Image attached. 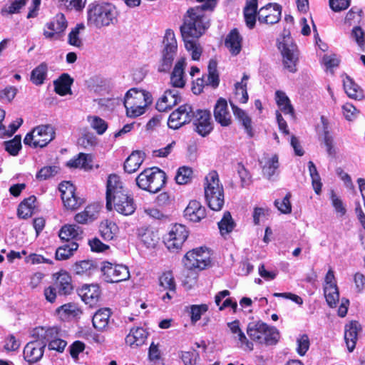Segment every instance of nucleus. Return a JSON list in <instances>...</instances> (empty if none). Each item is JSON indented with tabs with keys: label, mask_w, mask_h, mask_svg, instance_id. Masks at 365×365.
Segmentation results:
<instances>
[{
	"label": "nucleus",
	"mask_w": 365,
	"mask_h": 365,
	"mask_svg": "<svg viewBox=\"0 0 365 365\" xmlns=\"http://www.w3.org/2000/svg\"><path fill=\"white\" fill-rule=\"evenodd\" d=\"M202 4L189 9L184 16L183 24L180 26V33L185 48L191 53L192 58L199 60L202 51L197 39L210 26V19L204 14L205 11H212L217 0H196Z\"/></svg>",
	"instance_id": "nucleus-1"
},
{
	"label": "nucleus",
	"mask_w": 365,
	"mask_h": 365,
	"mask_svg": "<svg viewBox=\"0 0 365 365\" xmlns=\"http://www.w3.org/2000/svg\"><path fill=\"white\" fill-rule=\"evenodd\" d=\"M106 208H114L125 216L132 215L136 209L133 198L128 195L119 176L115 174L110 175L107 180Z\"/></svg>",
	"instance_id": "nucleus-2"
},
{
	"label": "nucleus",
	"mask_w": 365,
	"mask_h": 365,
	"mask_svg": "<svg viewBox=\"0 0 365 365\" xmlns=\"http://www.w3.org/2000/svg\"><path fill=\"white\" fill-rule=\"evenodd\" d=\"M118 12L115 7L108 3H92L87 9V24L101 29L114 24L117 21Z\"/></svg>",
	"instance_id": "nucleus-3"
},
{
	"label": "nucleus",
	"mask_w": 365,
	"mask_h": 365,
	"mask_svg": "<svg viewBox=\"0 0 365 365\" xmlns=\"http://www.w3.org/2000/svg\"><path fill=\"white\" fill-rule=\"evenodd\" d=\"M205 180V197L207 205L211 210L219 211L224 205V190L217 173L210 172Z\"/></svg>",
	"instance_id": "nucleus-4"
},
{
	"label": "nucleus",
	"mask_w": 365,
	"mask_h": 365,
	"mask_svg": "<svg viewBox=\"0 0 365 365\" xmlns=\"http://www.w3.org/2000/svg\"><path fill=\"white\" fill-rule=\"evenodd\" d=\"M136 185L151 193L159 192L166 182V174L158 168L144 170L135 179Z\"/></svg>",
	"instance_id": "nucleus-5"
},
{
	"label": "nucleus",
	"mask_w": 365,
	"mask_h": 365,
	"mask_svg": "<svg viewBox=\"0 0 365 365\" xmlns=\"http://www.w3.org/2000/svg\"><path fill=\"white\" fill-rule=\"evenodd\" d=\"M247 333L252 340L266 345L275 344L279 336L275 327H269L262 321L249 323Z\"/></svg>",
	"instance_id": "nucleus-6"
},
{
	"label": "nucleus",
	"mask_w": 365,
	"mask_h": 365,
	"mask_svg": "<svg viewBox=\"0 0 365 365\" xmlns=\"http://www.w3.org/2000/svg\"><path fill=\"white\" fill-rule=\"evenodd\" d=\"M33 336L48 344L49 350H54L62 353L67 342L61 338L60 329L57 327H39L33 331Z\"/></svg>",
	"instance_id": "nucleus-7"
},
{
	"label": "nucleus",
	"mask_w": 365,
	"mask_h": 365,
	"mask_svg": "<svg viewBox=\"0 0 365 365\" xmlns=\"http://www.w3.org/2000/svg\"><path fill=\"white\" fill-rule=\"evenodd\" d=\"M164 48L162 51V59L158 66V71L167 72L172 65L178 51L177 40L172 29H167L163 38Z\"/></svg>",
	"instance_id": "nucleus-8"
},
{
	"label": "nucleus",
	"mask_w": 365,
	"mask_h": 365,
	"mask_svg": "<svg viewBox=\"0 0 365 365\" xmlns=\"http://www.w3.org/2000/svg\"><path fill=\"white\" fill-rule=\"evenodd\" d=\"M55 138V131L51 125H41L27 133L24 142L34 148H43Z\"/></svg>",
	"instance_id": "nucleus-9"
},
{
	"label": "nucleus",
	"mask_w": 365,
	"mask_h": 365,
	"mask_svg": "<svg viewBox=\"0 0 365 365\" xmlns=\"http://www.w3.org/2000/svg\"><path fill=\"white\" fill-rule=\"evenodd\" d=\"M183 262L189 269H205L211 263L210 252L203 247L194 249L186 253Z\"/></svg>",
	"instance_id": "nucleus-10"
},
{
	"label": "nucleus",
	"mask_w": 365,
	"mask_h": 365,
	"mask_svg": "<svg viewBox=\"0 0 365 365\" xmlns=\"http://www.w3.org/2000/svg\"><path fill=\"white\" fill-rule=\"evenodd\" d=\"M103 279L109 283H118L128 280L130 272L127 266L103 262L101 268Z\"/></svg>",
	"instance_id": "nucleus-11"
},
{
	"label": "nucleus",
	"mask_w": 365,
	"mask_h": 365,
	"mask_svg": "<svg viewBox=\"0 0 365 365\" xmlns=\"http://www.w3.org/2000/svg\"><path fill=\"white\" fill-rule=\"evenodd\" d=\"M195 110L190 104H184L173 111L169 116L168 125L170 128L176 130L185 124L192 121Z\"/></svg>",
	"instance_id": "nucleus-12"
},
{
	"label": "nucleus",
	"mask_w": 365,
	"mask_h": 365,
	"mask_svg": "<svg viewBox=\"0 0 365 365\" xmlns=\"http://www.w3.org/2000/svg\"><path fill=\"white\" fill-rule=\"evenodd\" d=\"M188 237V232L185 226L176 224L172 227L168 235L164 238L167 248L175 252L181 249L184 242Z\"/></svg>",
	"instance_id": "nucleus-13"
},
{
	"label": "nucleus",
	"mask_w": 365,
	"mask_h": 365,
	"mask_svg": "<svg viewBox=\"0 0 365 365\" xmlns=\"http://www.w3.org/2000/svg\"><path fill=\"white\" fill-rule=\"evenodd\" d=\"M278 48L280 50L283 65L291 73L297 71L296 63L297 61V46L288 38H285L278 43Z\"/></svg>",
	"instance_id": "nucleus-14"
},
{
	"label": "nucleus",
	"mask_w": 365,
	"mask_h": 365,
	"mask_svg": "<svg viewBox=\"0 0 365 365\" xmlns=\"http://www.w3.org/2000/svg\"><path fill=\"white\" fill-rule=\"evenodd\" d=\"M59 191L63 205L68 210H75L85 202L76 195L75 187L68 181L60 183Z\"/></svg>",
	"instance_id": "nucleus-15"
},
{
	"label": "nucleus",
	"mask_w": 365,
	"mask_h": 365,
	"mask_svg": "<svg viewBox=\"0 0 365 365\" xmlns=\"http://www.w3.org/2000/svg\"><path fill=\"white\" fill-rule=\"evenodd\" d=\"M281 15L282 6L277 3H269L259 10L257 19L260 23L274 24L279 21Z\"/></svg>",
	"instance_id": "nucleus-16"
},
{
	"label": "nucleus",
	"mask_w": 365,
	"mask_h": 365,
	"mask_svg": "<svg viewBox=\"0 0 365 365\" xmlns=\"http://www.w3.org/2000/svg\"><path fill=\"white\" fill-rule=\"evenodd\" d=\"M192 122L195 127V131L201 136L207 135L212 130L211 115L207 110H195Z\"/></svg>",
	"instance_id": "nucleus-17"
},
{
	"label": "nucleus",
	"mask_w": 365,
	"mask_h": 365,
	"mask_svg": "<svg viewBox=\"0 0 365 365\" xmlns=\"http://www.w3.org/2000/svg\"><path fill=\"white\" fill-rule=\"evenodd\" d=\"M38 339L29 342L24 349V359L29 364L38 361L43 356L46 344Z\"/></svg>",
	"instance_id": "nucleus-18"
},
{
	"label": "nucleus",
	"mask_w": 365,
	"mask_h": 365,
	"mask_svg": "<svg viewBox=\"0 0 365 365\" xmlns=\"http://www.w3.org/2000/svg\"><path fill=\"white\" fill-rule=\"evenodd\" d=\"M227 327L240 348L246 351H252L253 350V343L248 340L245 333L242 331L238 320L228 322Z\"/></svg>",
	"instance_id": "nucleus-19"
},
{
	"label": "nucleus",
	"mask_w": 365,
	"mask_h": 365,
	"mask_svg": "<svg viewBox=\"0 0 365 365\" xmlns=\"http://www.w3.org/2000/svg\"><path fill=\"white\" fill-rule=\"evenodd\" d=\"M68 24L63 14H58L53 19L46 24L50 31L44 30L43 35L46 38H58V34L63 33L67 28Z\"/></svg>",
	"instance_id": "nucleus-20"
},
{
	"label": "nucleus",
	"mask_w": 365,
	"mask_h": 365,
	"mask_svg": "<svg viewBox=\"0 0 365 365\" xmlns=\"http://www.w3.org/2000/svg\"><path fill=\"white\" fill-rule=\"evenodd\" d=\"M214 117L222 126H229L232 123V115L225 98H220L217 101L214 108Z\"/></svg>",
	"instance_id": "nucleus-21"
},
{
	"label": "nucleus",
	"mask_w": 365,
	"mask_h": 365,
	"mask_svg": "<svg viewBox=\"0 0 365 365\" xmlns=\"http://www.w3.org/2000/svg\"><path fill=\"white\" fill-rule=\"evenodd\" d=\"M180 101L178 91L175 89H168L165 91L156 103V109L160 112H166L171 109Z\"/></svg>",
	"instance_id": "nucleus-22"
},
{
	"label": "nucleus",
	"mask_w": 365,
	"mask_h": 365,
	"mask_svg": "<svg viewBox=\"0 0 365 365\" xmlns=\"http://www.w3.org/2000/svg\"><path fill=\"white\" fill-rule=\"evenodd\" d=\"M361 330V324L357 321H352L345 325L344 340L349 352H352L355 349L358 339V334Z\"/></svg>",
	"instance_id": "nucleus-23"
},
{
	"label": "nucleus",
	"mask_w": 365,
	"mask_h": 365,
	"mask_svg": "<svg viewBox=\"0 0 365 365\" xmlns=\"http://www.w3.org/2000/svg\"><path fill=\"white\" fill-rule=\"evenodd\" d=\"M101 205L97 203L87 205L83 211L77 213L75 217V221L78 224H88L96 220L99 215Z\"/></svg>",
	"instance_id": "nucleus-24"
},
{
	"label": "nucleus",
	"mask_w": 365,
	"mask_h": 365,
	"mask_svg": "<svg viewBox=\"0 0 365 365\" xmlns=\"http://www.w3.org/2000/svg\"><path fill=\"white\" fill-rule=\"evenodd\" d=\"M185 217L190 221L197 222L206 216L205 207L200 202L192 200L184 210Z\"/></svg>",
	"instance_id": "nucleus-25"
},
{
	"label": "nucleus",
	"mask_w": 365,
	"mask_h": 365,
	"mask_svg": "<svg viewBox=\"0 0 365 365\" xmlns=\"http://www.w3.org/2000/svg\"><path fill=\"white\" fill-rule=\"evenodd\" d=\"M242 37L237 29L231 30L227 35L225 45L232 56L238 55L242 50Z\"/></svg>",
	"instance_id": "nucleus-26"
},
{
	"label": "nucleus",
	"mask_w": 365,
	"mask_h": 365,
	"mask_svg": "<svg viewBox=\"0 0 365 365\" xmlns=\"http://www.w3.org/2000/svg\"><path fill=\"white\" fill-rule=\"evenodd\" d=\"M185 59L182 58L177 61L174 67L170 76V83L175 88H183L185 85Z\"/></svg>",
	"instance_id": "nucleus-27"
},
{
	"label": "nucleus",
	"mask_w": 365,
	"mask_h": 365,
	"mask_svg": "<svg viewBox=\"0 0 365 365\" xmlns=\"http://www.w3.org/2000/svg\"><path fill=\"white\" fill-rule=\"evenodd\" d=\"M230 105L232 106L234 115L244 127L245 131L247 133V136L249 138H253L255 135V132L252 126L251 118L247 115V113L245 110H242L241 108L234 105L231 101Z\"/></svg>",
	"instance_id": "nucleus-28"
},
{
	"label": "nucleus",
	"mask_w": 365,
	"mask_h": 365,
	"mask_svg": "<svg viewBox=\"0 0 365 365\" xmlns=\"http://www.w3.org/2000/svg\"><path fill=\"white\" fill-rule=\"evenodd\" d=\"M147 336L148 333L143 328H133L125 337V343L130 347H137L145 343Z\"/></svg>",
	"instance_id": "nucleus-29"
},
{
	"label": "nucleus",
	"mask_w": 365,
	"mask_h": 365,
	"mask_svg": "<svg viewBox=\"0 0 365 365\" xmlns=\"http://www.w3.org/2000/svg\"><path fill=\"white\" fill-rule=\"evenodd\" d=\"M145 160V153L135 150L127 158L124 163V170L128 173L136 172Z\"/></svg>",
	"instance_id": "nucleus-30"
},
{
	"label": "nucleus",
	"mask_w": 365,
	"mask_h": 365,
	"mask_svg": "<svg viewBox=\"0 0 365 365\" xmlns=\"http://www.w3.org/2000/svg\"><path fill=\"white\" fill-rule=\"evenodd\" d=\"M125 100H132L135 104L141 105L143 107H147L152 102L148 92L136 88L130 89L125 94Z\"/></svg>",
	"instance_id": "nucleus-31"
},
{
	"label": "nucleus",
	"mask_w": 365,
	"mask_h": 365,
	"mask_svg": "<svg viewBox=\"0 0 365 365\" xmlns=\"http://www.w3.org/2000/svg\"><path fill=\"white\" fill-rule=\"evenodd\" d=\"M73 83V79L68 73H63L53 81L54 91L62 96L71 94V87Z\"/></svg>",
	"instance_id": "nucleus-32"
},
{
	"label": "nucleus",
	"mask_w": 365,
	"mask_h": 365,
	"mask_svg": "<svg viewBox=\"0 0 365 365\" xmlns=\"http://www.w3.org/2000/svg\"><path fill=\"white\" fill-rule=\"evenodd\" d=\"M55 286L59 294L67 295L71 294L73 290V285L71 277L68 273L65 271L60 272L56 277Z\"/></svg>",
	"instance_id": "nucleus-33"
},
{
	"label": "nucleus",
	"mask_w": 365,
	"mask_h": 365,
	"mask_svg": "<svg viewBox=\"0 0 365 365\" xmlns=\"http://www.w3.org/2000/svg\"><path fill=\"white\" fill-rule=\"evenodd\" d=\"M79 295L86 304H94L100 297L99 288L96 284H84L79 290Z\"/></svg>",
	"instance_id": "nucleus-34"
},
{
	"label": "nucleus",
	"mask_w": 365,
	"mask_h": 365,
	"mask_svg": "<svg viewBox=\"0 0 365 365\" xmlns=\"http://www.w3.org/2000/svg\"><path fill=\"white\" fill-rule=\"evenodd\" d=\"M344 89L348 96L355 100H361L363 98V91L360 87L355 83L352 78L349 76H343Z\"/></svg>",
	"instance_id": "nucleus-35"
},
{
	"label": "nucleus",
	"mask_w": 365,
	"mask_h": 365,
	"mask_svg": "<svg viewBox=\"0 0 365 365\" xmlns=\"http://www.w3.org/2000/svg\"><path fill=\"white\" fill-rule=\"evenodd\" d=\"M110 317V310L108 308L100 309L93 317L92 322L95 329L103 331L108 327Z\"/></svg>",
	"instance_id": "nucleus-36"
},
{
	"label": "nucleus",
	"mask_w": 365,
	"mask_h": 365,
	"mask_svg": "<svg viewBox=\"0 0 365 365\" xmlns=\"http://www.w3.org/2000/svg\"><path fill=\"white\" fill-rule=\"evenodd\" d=\"M36 197L34 195L29 196L28 198L24 199L19 205L17 214L20 218L27 219L30 217L36 207L35 202Z\"/></svg>",
	"instance_id": "nucleus-37"
},
{
	"label": "nucleus",
	"mask_w": 365,
	"mask_h": 365,
	"mask_svg": "<svg viewBox=\"0 0 365 365\" xmlns=\"http://www.w3.org/2000/svg\"><path fill=\"white\" fill-rule=\"evenodd\" d=\"M82 230L76 225H66L63 226L58 233L61 240L69 242L71 240H77L81 237Z\"/></svg>",
	"instance_id": "nucleus-38"
},
{
	"label": "nucleus",
	"mask_w": 365,
	"mask_h": 365,
	"mask_svg": "<svg viewBox=\"0 0 365 365\" xmlns=\"http://www.w3.org/2000/svg\"><path fill=\"white\" fill-rule=\"evenodd\" d=\"M257 2L247 1L244 9V17L247 26L252 29L255 27L257 17Z\"/></svg>",
	"instance_id": "nucleus-39"
},
{
	"label": "nucleus",
	"mask_w": 365,
	"mask_h": 365,
	"mask_svg": "<svg viewBox=\"0 0 365 365\" xmlns=\"http://www.w3.org/2000/svg\"><path fill=\"white\" fill-rule=\"evenodd\" d=\"M275 99L278 107L285 114L294 117V108L291 104L290 100L286 93L281 91H277L275 93Z\"/></svg>",
	"instance_id": "nucleus-40"
},
{
	"label": "nucleus",
	"mask_w": 365,
	"mask_h": 365,
	"mask_svg": "<svg viewBox=\"0 0 365 365\" xmlns=\"http://www.w3.org/2000/svg\"><path fill=\"white\" fill-rule=\"evenodd\" d=\"M58 314L64 319L77 318L81 316L82 311L75 303L65 304L56 309Z\"/></svg>",
	"instance_id": "nucleus-41"
},
{
	"label": "nucleus",
	"mask_w": 365,
	"mask_h": 365,
	"mask_svg": "<svg viewBox=\"0 0 365 365\" xmlns=\"http://www.w3.org/2000/svg\"><path fill=\"white\" fill-rule=\"evenodd\" d=\"M48 72V66L46 63H41L31 73L30 80L36 86L44 83Z\"/></svg>",
	"instance_id": "nucleus-42"
},
{
	"label": "nucleus",
	"mask_w": 365,
	"mask_h": 365,
	"mask_svg": "<svg viewBox=\"0 0 365 365\" xmlns=\"http://www.w3.org/2000/svg\"><path fill=\"white\" fill-rule=\"evenodd\" d=\"M78 245L76 242H71L59 247L55 253L57 260H66L70 258L75 251L77 250Z\"/></svg>",
	"instance_id": "nucleus-43"
},
{
	"label": "nucleus",
	"mask_w": 365,
	"mask_h": 365,
	"mask_svg": "<svg viewBox=\"0 0 365 365\" xmlns=\"http://www.w3.org/2000/svg\"><path fill=\"white\" fill-rule=\"evenodd\" d=\"M249 76L246 74L243 75L241 82L235 84V96L236 101L241 103H245L248 101V93L247 91V81Z\"/></svg>",
	"instance_id": "nucleus-44"
},
{
	"label": "nucleus",
	"mask_w": 365,
	"mask_h": 365,
	"mask_svg": "<svg viewBox=\"0 0 365 365\" xmlns=\"http://www.w3.org/2000/svg\"><path fill=\"white\" fill-rule=\"evenodd\" d=\"M85 29L83 24H78L71 29L68 36V43L77 48L83 46V40L80 36V32Z\"/></svg>",
	"instance_id": "nucleus-45"
},
{
	"label": "nucleus",
	"mask_w": 365,
	"mask_h": 365,
	"mask_svg": "<svg viewBox=\"0 0 365 365\" xmlns=\"http://www.w3.org/2000/svg\"><path fill=\"white\" fill-rule=\"evenodd\" d=\"M217 225L220 232L222 236L231 232L235 226V223L232 220L230 212H225L224 213L222 220L217 223Z\"/></svg>",
	"instance_id": "nucleus-46"
},
{
	"label": "nucleus",
	"mask_w": 365,
	"mask_h": 365,
	"mask_svg": "<svg viewBox=\"0 0 365 365\" xmlns=\"http://www.w3.org/2000/svg\"><path fill=\"white\" fill-rule=\"evenodd\" d=\"M96 268V265L92 260L76 262L73 265V272L78 275L90 274Z\"/></svg>",
	"instance_id": "nucleus-47"
},
{
	"label": "nucleus",
	"mask_w": 365,
	"mask_h": 365,
	"mask_svg": "<svg viewBox=\"0 0 365 365\" xmlns=\"http://www.w3.org/2000/svg\"><path fill=\"white\" fill-rule=\"evenodd\" d=\"M308 168L310 177L312 178V184L316 194L319 195L322 190V183L321 182L320 175L317 171V167L312 161L308 163Z\"/></svg>",
	"instance_id": "nucleus-48"
},
{
	"label": "nucleus",
	"mask_w": 365,
	"mask_h": 365,
	"mask_svg": "<svg viewBox=\"0 0 365 365\" xmlns=\"http://www.w3.org/2000/svg\"><path fill=\"white\" fill-rule=\"evenodd\" d=\"M87 120L90 126L98 135H103L108 129V123L101 118L96 115H89L87 117Z\"/></svg>",
	"instance_id": "nucleus-49"
},
{
	"label": "nucleus",
	"mask_w": 365,
	"mask_h": 365,
	"mask_svg": "<svg viewBox=\"0 0 365 365\" xmlns=\"http://www.w3.org/2000/svg\"><path fill=\"white\" fill-rule=\"evenodd\" d=\"M326 301L330 307H336L339 300V293L337 287H324Z\"/></svg>",
	"instance_id": "nucleus-50"
},
{
	"label": "nucleus",
	"mask_w": 365,
	"mask_h": 365,
	"mask_svg": "<svg viewBox=\"0 0 365 365\" xmlns=\"http://www.w3.org/2000/svg\"><path fill=\"white\" fill-rule=\"evenodd\" d=\"M124 106L126 108V114L128 117L135 118L145 113L146 107L135 104L132 100H124Z\"/></svg>",
	"instance_id": "nucleus-51"
},
{
	"label": "nucleus",
	"mask_w": 365,
	"mask_h": 365,
	"mask_svg": "<svg viewBox=\"0 0 365 365\" xmlns=\"http://www.w3.org/2000/svg\"><path fill=\"white\" fill-rule=\"evenodd\" d=\"M279 168V160L278 156L277 155H274L271 158H269L264 165L262 167L263 174L267 176L269 179L272 177L276 170Z\"/></svg>",
	"instance_id": "nucleus-52"
},
{
	"label": "nucleus",
	"mask_w": 365,
	"mask_h": 365,
	"mask_svg": "<svg viewBox=\"0 0 365 365\" xmlns=\"http://www.w3.org/2000/svg\"><path fill=\"white\" fill-rule=\"evenodd\" d=\"M192 170L189 167H181L178 170L175 175V181L179 185L188 183L192 178Z\"/></svg>",
	"instance_id": "nucleus-53"
},
{
	"label": "nucleus",
	"mask_w": 365,
	"mask_h": 365,
	"mask_svg": "<svg viewBox=\"0 0 365 365\" xmlns=\"http://www.w3.org/2000/svg\"><path fill=\"white\" fill-rule=\"evenodd\" d=\"M59 168L56 165L45 166L42 168L36 175L38 180H46L55 176L59 172Z\"/></svg>",
	"instance_id": "nucleus-54"
},
{
	"label": "nucleus",
	"mask_w": 365,
	"mask_h": 365,
	"mask_svg": "<svg viewBox=\"0 0 365 365\" xmlns=\"http://www.w3.org/2000/svg\"><path fill=\"white\" fill-rule=\"evenodd\" d=\"M158 240L159 237L158 235L151 230H146L140 235L141 242L148 248L154 247L158 242Z\"/></svg>",
	"instance_id": "nucleus-55"
},
{
	"label": "nucleus",
	"mask_w": 365,
	"mask_h": 365,
	"mask_svg": "<svg viewBox=\"0 0 365 365\" xmlns=\"http://www.w3.org/2000/svg\"><path fill=\"white\" fill-rule=\"evenodd\" d=\"M160 285L165 289L169 290L170 292H175V282L171 272H167L163 273L159 279Z\"/></svg>",
	"instance_id": "nucleus-56"
},
{
	"label": "nucleus",
	"mask_w": 365,
	"mask_h": 365,
	"mask_svg": "<svg viewBox=\"0 0 365 365\" xmlns=\"http://www.w3.org/2000/svg\"><path fill=\"white\" fill-rule=\"evenodd\" d=\"M5 149L12 155H16L21 148V138L16 135L12 140L4 142Z\"/></svg>",
	"instance_id": "nucleus-57"
},
{
	"label": "nucleus",
	"mask_w": 365,
	"mask_h": 365,
	"mask_svg": "<svg viewBox=\"0 0 365 365\" xmlns=\"http://www.w3.org/2000/svg\"><path fill=\"white\" fill-rule=\"evenodd\" d=\"M88 155L81 153L77 158L68 161L66 165L69 168L86 169L88 166Z\"/></svg>",
	"instance_id": "nucleus-58"
},
{
	"label": "nucleus",
	"mask_w": 365,
	"mask_h": 365,
	"mask_svg": "<svg viewBox=\"0 0 365 365\" xmlns=\"http://www.w3.org/2000/svg\"><path fill=\"white\" fill-rule=\"evenodd\" d=\"M290 197V193H287L282 200H276L274 201L275 206L283 214H289L292 212Z\"/></svg>",
	"instance_id": "nucleus-59"
},
{
	"label": "nucleus",
	"mask_w": 365,
	"mask_h": 365,
	"mask_svg": "<svg viewBox=\"0 0 365 365\" xmlns=\"http://www.w3.org/2000/svg\"><path fill=\"white\" fill-rule=\"evenodd\" d=\"M180 358L185 365H195L199 359V354L195 350L182 351Z\"/></svg>",
	"instance_id": "nucleus-60"
},
{
	"label": "nucleus",
	"mask_w": 365,
	"mask_h": 365,
	"mask_svg": "<svg viewBox=\"0 0 365 365\" xmlns=\"http://www.w3.org/2000/svg\"><path fill=\"white\" fill-rule=\"evenodd\" d=\"M206 304L192 305L190 307V318L192 323L197 322L201 317V315L207 311Z\"/></svg>",
	"instance_id": "nucleus-61"
},
{
	"label": "nucleus",
	"mask_w": 365,
	"mask_h": 365,
	"mask_svg": "<svg viewBox=\"0 0 365 365\" xmlns=\"http://www.w3.org/2000/svg\"><path fill=\"white\" fill-rule=\"evenodd\" d=\"M17 89L14 86H7L0 91V100L2 102L10 103L16 96Z\"/></svg>",
	"instance_id": "nucleus-62"
},
{
	"label": "nucleus",
	"mask_w": 365,
	"mask_h": 365,
	"mask_svg": "<svg viewBox=\"0 0 365 365\" xmlns=\"http://www.w3.org/2000/svg\"><path fill=\"white\" fill-rule=\"evenodd\" d=\"M342 110L344 118L349 120H354L359 113V111L351 104V103H345L342 106Z\"/></svg>",
	"instance_id": "nucleus-63"
},
{
	"label": "nucleus",
	"mask_w": 365,
	"mask_h": 365,
	"mask_svg": "<svg viewBox=\"0 0 365 365\" xmlns=\"http://www.w3.org/2000/svg\"><path fill=\"white\" fill-rule=\"evenodd\" d=\"M297 351L300 356H304L309 348V339L307 334L300 336L297 340Z\"/></svg>",
	"instance_id": "nucleus-64"
}]
</instances>
